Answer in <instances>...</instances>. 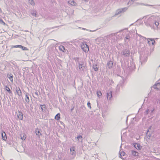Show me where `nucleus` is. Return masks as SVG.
Instances as JSON below:
<instances>
[{
  "label": "nucleus",
  "instance_id": "f257e3e1",
  "mask_svg": "<svg viewBox=\"0 0 160 160\" xmlns=\"http://www.w3.org/2000/svg\"><path fill=\"white\" fill-rule=\"evenodd\" d=\"M157 17L153 16H151L147 20V22L150 26H154V25L157 27L159 23L157 21Z\"/></svg>",
  "mask_w": 160,
  "mask_h": 160
},
{
  "label": "nucleus",
  "instance_id": "f03ea898",
  "mask_svg": "<svg viewBox=\"0 0 160 160\" xmlns=\"http://www.w3.org/2000/svg\"><path fill=\"white\" fill-rule=\"evenodd\" d=\"M116 33H112L104 37V41L106 42L111 40L112 42H115L117 39Z\"/></svg>",
  "mask_w": 160,
  "mask_h": 160
},
{
  "label": "nucleus",
  "instance_id": "7ed1b4c3",
  "mask_svg": "<svg viewBox=\"0 0 160 160\" xmlns=\"http://www.w3.org/2000/svg\"><path fill=\"white\" fill-rule=\"evenodd\" d=\"M121 55L124 57H128L130 55V50L128 48L123 49L121 53Z\"/></svg>",
  "mask_w": 160,
  "mask_h": 160
},
{
  "label": "nucleus",
  "instance_id": "20e7f679",
  "mask_svg": "<svg viewBox=\"0 0 160 160\" xmlns=\"http://www.w3.org/2000/svg\"><path fill=\"white\" fill-rule=\"evenodd\" d=\"M81 47L83 51L85 52H88L89 50L88 46L85 42H82L81 44Z\"/></svg>",
  "mask_w": 160,
  "mask_h": 160
},
{
  "label": "nucleus",
  "instance_id": "39448f33",
  "mask_svg": "<svg viewBox=\"0 0 160 160\" xmlns=\"http://www.w3.org/2000/svg\"><path fill=\"white\" fill-rule=\"evenodd\" d=\"M128 8L125 7L123 8H120L118 9L115 14V16H116L119 14L120 13H123L126 11L128 9Z\"/></svg>",
  "mask_w": 160,
  "mask_h": 160
},
{
  "label": "nucleus",
  "instance_id": "423d86ee",
  "mask_svg": "<svg viewBox=\"0 0 160 160\" xmlns=\"http://www.w3.org/2000/svg\"><path fill=\"white\" fill-rule=\"evenodd\" d=\"M147 58L144 56H140V60L141 62V64L142 65L144 63L147 61Z\"/></svg>",
  "mask_w": 160,
  "mask_h": 160
},
{
  "label": "nucleus",
  "instance_id": "0eeeda50",
  "mask_svg": "<svg viewBox=\"0 0 160 160\" xmlns=\"http://www.w3.org/2000/svg\"><path fill=\"white\" fill-rule=\"evenodd\" d=\"M132 36V34L130 32L127 34L124 39L125 41L126 42H128L130 41V38Z\"/></svg>",
  "mask_w": 160,
  "mask_h": 160
},
{
  "label": "nucleus",
  "instance_id": "6e6552de",
  "mask_svg": "<svg viewBox=\"0 0 160 160\" xmlns=\"http://www.w3.org/2000/svg\"><path fill=\"white\" fill-rule=\"evenodd\" d=\"M112 92L111 91H108L107 93V97L108 100H110L112 97Z\"/></svg>",
  "mask_w": 160,
  "mask_h": 160
},
{
  "label": "nucleus",
  "instance_id": "1a4fd4ad",
  "mask_svg": "<svg viewBox=\"0 0 160 160\" xmlns=\"http://www.w3.org/2000/svg\"><path fill=\"white\" fill-rule=\"evenodd\" d=\"M154 89L159 90L160 89V82L156 83L152 87Z\"/></svg>",
  "mask_w": 160,
  "mask_h": 160
},
{
  "label": "nucleus",
  "instance_id": "9d476101",
  "mask_svg": "<svg viewBox=\"0 0 160 160\" xmlns=\"http://www.w3.org/2000/svg\"><path fill=\"white\" fill-rule=\"evenodd\" d=\"M107 65L108 68L111 69L113 67V62L111 61H110L107 62Z\"/></svg>",
  "mask_w": 160,
  "mask_h": 160
},
{
  "label": "nucleus",
  "instance_id": "9b49d317",
  "mask_svg": "<svg viewBox=\"0 0 160 160\" xmlns=\"http://www.w3.org/2000/svg\"><path fill=\"white\" fill-rule=\"evenodd\" d=\"M133 146L137 149L140 150L141 149L142 146H140L139 144L137 143H135L133 144Z\"/></svg>",
  "mask_w": 160,
  "mask_h": 160
},
{
  "label": "nucleus",
  "instance_id": "f8f14e48",
  "mask_svg": "<svg viewBox=\"0 0 160 160\" xmlns=\"http://www.w3.org/2000/svg\"><path fill=\"white\" fill-rule=\"evenodd\" d=\"M103 40H104V38H97L96 40V41L97 43L99 44L100 42H102Z\"/></svg>",
  "mask_w": 160,
  "mask_h": 160
},
{
  "label": "nucleus",
  "instance_id": "ddd939ff",
  "mask_svg": "<svg viewBox=\"0 0 160 160\" xmlns=\"http://www.w3.org/2000/svg\"><path fill=\"white\" fill-rule=\"evenodd\" d=\"M1 135L2 139L3 140L6 141L7 139V138L6 134L4 131H2L1 133Z\"/></svg>",
  "mask_w": 160,
  "mask_h": 160
},
{
  "label": "nucleus",
  "instance_id": "4468645a",
  "mask_svg": "<svg viewBox=\"0 0 160 160\" xmlns=\"http://www.w3.org/2000/svg\"><path fill=\"white\" fill-rule=\"evenodd\" d=\"M132 155L134 156H138L139 155V153L137 151L132 150L130 151Z\"/></svg>",
  "mask_w": 160,
  "mask_h": 160
},
{
  "label": "nucleus",
  "instance_id": "2eb2a0df",
  "mask_svg": "<svg viewBox=\"0 0 160 160\" xmlns=\"http://www.w3.org/2000/svg\"><path fill=\"white\" fill-rule=\"evenodd\" d=\"M16 91L17 94L19 96H20L22 95V92L19 87L16 88Z\"/></svg>",
  "mask_w": 160,
  "mask_h": 160
},
{
  "label": "nucleus",
  "instance_id": "dca6fc26",
  "mask_svg": "<svg viewBox=\"0 0 160 160\" xmlns=\"http://www.w3.org/2000/svg\"><path fill=\"white\" fill-rule=\"evenodd\" d=\"M18 118L21 120H22L23 118V116L22 113L21 112H19L18 114Z\"/></svg>",
  "mask_w": 160,
  "mask_h": 160
},
{
  "label": "nucleus",
  "instance_id": "f3484780",
  "mask_svg": "<svg viewBox=\"0 0 160 160\" xmlns=\"http://www.w3.org/2000/svg\"><path fill=\"white\" fill-rule=\"evenodd\" d=\"M28 96V93H26L25 94V100L28 103H29L30 102Z\"/></svg>",
  "mask_w": 160,
  "mask_h": 160
},
{
  "label": "nucleus",
  "instance_id": "a211bd4d",
  "mask_svg": "<svg viewBox=\"0 0 160 160\" xmlns=\"http://www.w3.org/2000/svg\"><path fill=\"white\" fill-rule=\"evenodd\" d=\"M40 107H41L42 111L43 112H46V106L45 104L40 105Z\"/></svg>",
  "mask_w": 160,
  "mask_h": 160
},
{
  "label": "nucleus",
  "instance_id": "6ab92c4d",
  "mask_svg": "<svg viewBox=\"0 0 160 160\" xmlns=\"http://www.w3.org/2000/svg\"><path fill=\"white\" fill-rule=\"evenodd\" d=\"M59 49L60 51H62L63 52H66L65 47L62 45H60L59 46Z\"/></svg>",
  "mask_w": 160,
  "mask_h": 160
},
{
  "label": "nucleus",
  "instance_id": "aec40b11",
  "mask_svg": "<svg viewBox=\"0 0 160 160\" xmlns=\"http://www.w3.org/2000/svg\"><path fill=\"white\" fill-rule=\"evenodd\" d=\"M78 67L79 69L80 70H83L84 68V66L82 64H81L80 63H78Z\"/></svg>",
  "mask_w": 160,
  "mask_h": 160
},
{
  "label": "nucleus",
  "instance_id": "412c9836",
  "mask_svg": "<svg viewBox=\"0 0 160 160\" xmlns=\"http://www.w3.org/2000/svg\"><path fill=\"white\" fill-rule=\"evenodd\" d=\"M68 2L72 6H75L76 5V3L73 0H70Z\"/></svg>",
  "mask_w": 160,
  "mask_h": 160
},
{
  "label": "nucleus",
  "instance_id": "4be33fe9",
  "mask_svg": "<svg viewBox=\"0 0 160 160\" xmlns=\"http://www.w3.org/2000/svg\"><path fill=\"white\" fill-rule=\"evenodd\" d=\"M36 134L38 136H40L42 135L41 133H40V130L38 128L36 130Z\"/></svg>",
  "mask_w": 160,
  "mask_h": 160
},
{
  "label": "nucleus",
  "instance_id": "5701e85b",
  "mask_svg": "<svg viewBox=\"0 0 160 160\" xmlns=\"http://www.w3.org/2000/svg\"><path fill=\"white\" fill-rule=\"evenodd\" d=\"M5 89L9 93H12V91L7 86H5Z\"/></svg>",
  "mask_w": 160,
  "mask_h": 160
},
{
  "label": "nucleus",
  "instance_id": "b1692460",
  "mask_svg": "<svg viewBox=\"0 0 160 160\" xmlns=\"http://www.w3.org/2000/svg\"><path fill=\"white\" fill-rule=\"evenodd\" d=\"M60 118V114L58 113L57 114L55 117V119L58 120H59Z\"/></svg>",
  "mask_w": 160,
  "mask_h": 160
},
{
  "label": "nucleus",
  "instance_id": "393cba45",
  "mask_svg": "<svg viewBox=\"0 0 160 160\" xmlns=\"http://www.w3.org/2000/svg\"><path fill=\"white\" fill-rule=\"evenodd\" d=\"M10 76H9L8 75H7L8 77L9 78L11 82H12L13 81V75L11 74H10Z\"/></svg>",
  "mask_w": 160,
  "mask_h": 160
},
{
  "label": "nucleus",
  "instance_id": "a878e982",
  "mask_svg": "<svg viewBox=\"0 0 160 160\" xmlns=\"http://www.w3.org/2000/svg\"><path fill=\"white\" fill-rule=\"evenodd\" d=\"M147 40H150L151 41H152V44L153 45H154V44L155 42V41L154 39L153 38H148L147 39Z\"/></svg>",
  "mask_w": 160,
  "mask_h": 160
},
{
  "label": "nucleus",
  "instance_id": "bb28decb",
  "mask_svg": "<svg viewBox=\"0 0 160 160\" xmlns=\"http://www.w3.org/2000/svg\"><path fill=\"white\" fill-rule=\"evenodd\" d=\"M121 85L120 84H118L116 88V92H119L120 89Z\"/></svg>",
  "mask_w": 160,
  "mask_h": 160
},
{
  "label": "nucleus",
  "instance_id": "cd10ccee",
  "mask_svg": "<svg viewBox=\"0 0 160 160\" xmlns=\"http://www.w3.org/2000/svg\"><path fill=\"white\" fill-rule=\"evenodd\" d=\"M93 68L95 71H97L98 70V68L97 67V65H94L93 66Z\"/></svg>",
  "mask_w": 160,
  "mask_h": 160
},
{
  "label": "nucleus",
  "instance_id": "c85d7f7f",
  "mask_svg": "<svg viewBox=\"0 0 160 160\" xmlns=\"http://www.w3.org/2000/svg\"><path fill=\"white\" fill-rule=\"evenodd\" d=\"M124 80H122L120 81L119 83L118 84H120L121 86L122 87V86L124 85Z\"/></svg>",
  "mask_w": 160,
  "mask_h": 160
},
{
  "label": "nucleus",
  "instance_id": "c756f323",
  "mask_svg": "<svg viewBox=\"0 0 160 160\" xmlns=\"http://www.w3.org/2000/svg\"><path fill=\"white\" fill-rule=\"evenodd\" d=\"M82 138V137L81 135H79L77 137V140L78 142H80V139Z\"/></svg>",
  "mask_w": 160,
  "mask_h": 160
},
{
  "label": "nucleus",
  "instance_id": "7c9ffc66",
  "mask_svg": "<svg viewBox=\"0 0 160 160\" xmlns=\"http://www.w3.org/2000/svg\"><path fill=\"white\" fill-rule=\"evenodd\" d=\"M29 2L32 5H34L35 4V3L33 0H29Z\"/></svg>",
  "mask_w": 160,
  "mask_h": 160
},
{
  "label": "nucleus",
  "instance_id": "2f4dec72",
  "mask_svg": "<svg viewBox=\"0 0 160 160\" xmlns=\"http://www.w3.org/2000/svg\"><path fill=\"white\" fill-rule=\"evenodd\" d=\"M20 48H21L23 50H28V49L27 48L24 47V46H22L21 45Z\"/></svg>",
  "mask_w": 160,
  "mask_h": 160
},
{
  "label": "nucleus",
  "instance_id": "473e14b6",
  "mask_svg": "<svg viewBox=\"0 0 160 160\" xmlns=\"http://www.w3.org/2000/svg\"><path fill=\"white\" fill-rule=\"evenodd\" d=\"M31 14L32 16H34L36 17V11H33L32 12H31Z\"/></svg>",
  "mask_w": 160,
  "mask_h": 160
},
{
  "label": "nucleus",
  "instance_id": "72a5a7b5",
  "mask_svg": "<svg viewBox=\"0 0 160 160\" xmlns=\"http://www.w3.org/2000/svg\"><path fill=\"white\" fill-rule=\"evenodd\" d=\"M79 58L78 57H76V58H73V59L75 60L76 61V62H78V63L79 62Z\"/></svg>",
  "mask_w": 160,
  "mask_h": 160
},
{
  "label": "nucleus",
  "instance_id": "f704fd0d",
  "mask_svg": "<svg viewBox=\"0 0 160 160\" xmlns=\"http://www.w3.org/2000/svg\"><path fill=\"white\" fill-rule=\"evenodd\" d=\"M0 24H3V25H5V23L4 21L1 19H0Z\"/></svg>",
  "mask_w": 160,
  "mask_h": 160
},
{
  "label": "nucleus",
  "instance_id": "c9c22d12",
  "mask_svg": "<svg viewBox=\"0 0 160 160\" xmlns=\"http://www.w3.org/2000/svg\"><path fill=\"white\" fill-rule=\"evenodd\" d=\"M75 147H73L70 148V151L71 152L75 151Z\"/></svg>",
  "mask_w": 160,
  "mask_h": 160
},
{
  "label": "nucleus",
  "instance_id": "e433bc0d",
  "mask_svg": "<svg viewBox=\"0 0 160 160\" xmlns=\"http://www.w3.org/2000/svg\"><path fill=\"white\" fill-rule=\"evenodd\" d=\"M75 151H70V153L71 155L74 156L75 155Z\"/></svg>",
  "mask_w": 160,
  "mask_h": 160
},
{
  "label": "nucleus",
  "instance_id": "4c0bfd02",
  "mask_svg": "<svg viewBox=\"0 0 160 160\" xmlns=\"http://www.w3.org/2000/svg\"><path fill=\"white\" fill-rule=\"evenodd\" d=\"M137 34L138 35V36H139L140 37L142 38L143 39H147L146 38H145L144 37H143V36H141V35L138 34L137 33Z\"/></svg>",
  "mask_w": 160,
  "mask_h": 160
},
{
  "label": "nucleus",
  "instance_id": "58836bf2",
  "mask_svg": "<svg viewBox=\"0 0 160 160\" xmlns=\"http://www.w3.org/2000/svg\"><path fill=\"white\" fill-rule=\"evenodd\" d=\"M97 96L99 97L100 96L102 95V93L101 92H97Z\"/></svg>",
  "mask_w": 160,
  "mask_h": 160
},
{
  "label": "nucleus",
  "instance_id": "ea45409f",
  "mask_svg": "<svg viewBox=\"0 0 160 160\" xmlns=\"http://www.w3.org/2000/svg\"><path fill=\"white\" fill-rule=\"evenodd\" d=\"M21 46V45H17L15 46H13V47L14 48H20V47Z\"/></svg>",
  "mask_w": 160,
  "mask_h": 160
},
{
  "label": "nucleus",
  "instance_id": "a19ab883",
  "mask_svg": "<svg viewBox=\"0 0 160 160\" xmlns=\"http://www.w3.org/2000/svg\"><path fill=\"white\" fill-rule=\"evenodd\" d=\"M87 105L88 107L89 108H91V103L90 102H88L87 103Z\"/></svg>",
  "mask_w": 160,
  "mask_h": 160
},
{
  "label": "nucleus",
  "instance_id": "79ce46f5",
  "mask_svg": "<svg viewBox=\"0 0 160 160\" xmlns=\"http://www.w3.org/2000/svg\"><path fill=\"white\" fill-rule=\"evenodd\" d=\"M120 153H121V154H122V156H124L125 154V152H120Z\"/></svg>",
  "mask_w": 160,
  "mask_h": 160
},
{
  "label": "nucleus",
  "instance_id": "37998d69",
  "mask_svg": "<svg viewBox=\"0 0 160 160\" xmlns=\"http://www.w3.org/2000/svg\"><path fill=\"white\" fill-rule=\"evenodd\" d=\"M149 132V129H148L147 130V135L149 137H151V135H148V132Z\"/></svg>",
  "mask_w": 160,
  "mask_h": 160
},
{
  "label": "nucleus",
  "instance_id": "c03bdc74",
  "mask_svg": "<svg viewBox=\"0 0 160 160\" xmlns=\"http://www.w3.org/2000/svg\"><path fill=\"white\" fill-rule=\"evenodd\" d=\"M148 112H149V109H148L146 111L145 113H146V114H147L148 113Z\"/></svg>",
  "mask_w": 160,
  "mask_h": 160
},
{
  "label": "nucleus",
  "instance_id": "a18cd8bd",
  "mask_svg": "<svg viewBox=\"0 0 160 160\" xmlns=\"http://www.w3.org/2000/svg\"><path fill=\"white\" fill-rule=\"evenodd\" d=\"M35 94L37 96H38V92H35Z\"/></svg>",
  "mask_w": 160,
  "mask_h": 160
},
{
  "label": "nucleus",
  "instance_id": "49530a36",
  "mask_svg": "<svg viewBox=\"0 0 160 160\" xmlns=\"http://www.w3.org/2000/svg\"><path fill=\"white\" fill-rule=\"evenodd\" d=\"M154 109H153L151 110V111H150L151 113H152L154 111Z\"/></svg>",
  "mask_w": 160,
  "mask_h": 160
},
{
  "label": "nucleus",
  "instance_id": "de8ad7c7",
  "mask_svg": "<svg viewBox=\"0 0 160 160\" xmlns=\"http://www.w3.org/2000/svg\"><path fill=\"white\" fill-rule=\"evenodd\" d=\"M122 156V154H121V153H120L119 154V157L121 158V157Z\"/></svg>",
  "mask_w": 160,
  "mask_h": 160
},
{
  "label": "nucleus",
  "instance_id": "09e8293b",
  "mask_svg": "<svg viewBox=\"0 0 160 160\" xmlns=\"http://www.w3.org/2000/svg\"><path fill=\"white\" fill-rule=\"evenodd\" d=\"M148 44H149V45H150L151 44L150 41L149 40H148Z\"/></svg>",
  "mask_w": 160,
  "mask_h": 160
},
{
  "label": "nucleus",
  "instance_id": "8fccbe9b",
  "mask_svg": "<svg viewBox=\"0 0 160 160\" xmlns=\"http://www.w3.org/2000/svg\"><path fill=\"white\" fill-rule=\"evenodd\" d=\"M73 109H74L73 108H72V109H71V111H72L73 110Z\"/></svg>",
  "mask_w": 160,
  "mask_h": 160
},
{
  "label": "nucleus",
  "instance_id": "3c124183",
  "mask_svg": "<svg viewBox=\"0 0 160 160\" xmlns=\"http://www.w3.org/2000/svg\"><path fill=\"white\" fill-rule=\"evenodd\" d=\"M7 75H8L9 76H11V75H10V74H8Z\"/></svg>",
  "mask_w": 160,
  "mask_h": 160
},
{
  "label": "nucleus",
  "instance_id": "603ef678",
  "mask_svg": "<svg viewBox=\"0 0 160 160\" xmlns=\"http://www.w3.org/2000/svg\"><path fill=\"white\" fill-rule=\"evenodd\" d=\"M157 160H160V159L158 158H157Z\"/></svg>",
  "mask_w": 160,
  "mask_h": 160
},
{
  "label": "nucleus",
  "instance_id": "864d4df0",
  "mask_svg": "<svg viewBox=\"0 0 160 160\" xmlns=\"http://www.w3.org/2000/svg\"><path fill=\"white\" fill-rule=\"evenodd\" d=\"M151 127H149V129H150Z\"/></svg>",
  "mask_w": 160,
  "mask_h": 160
},
{
  "label": "nucleus",
  "instance_id": "5fc2aeb1",
  "mask_svg": "<svg viewBox=\"0 0 160 160\" xmlns=\"http://www.w3.org/2000/svg\"><path fill=\"white\" fill-rule=\"evenodd\" d=\"M74 158H72V159H71V160H72Z\"/></svg>",
  "mask_w": 160,
  "mask_h": 160
},
{
  "label": "nucleus",
  "instance_id": "6e6d98bb",
  "mask_svg": "<svg viewBox=\"0 0 160 160\" xmlns=\"http://www.w3.org/2000/svg\"><path fill=\"white\" fill-rule=\"evenodd\" d=\"M0 10L1 11V8H0Z\"/></svg>",
  "mask_w": 160,
  "mask_h": 160
},
{
  "label": "nucleus",
  "instance_id": "4d7b16f0",
  "mask_svg": "<svg viewBox=\"0 0 160 160\" xmlns=\"http://www.w3.org/2000/svg\"><path fill=\"white\" fill-rule=\"evenodd\" d=\"M128 117H127V119H128Z\"/></svg>",
  "mask_w": 160,
  "mask_h": 160
},
{
  "label": "nucleus",
  "instance_id": "13d9d810",
  "mask_svg": "<svg viewBox=\"0 0 160 160\" xmlns=\"http://www.w3.org/2000/svg\"><path fill=\"white\" fill-rule=\"evenodd\" d=\"M23 138H22V139H23Z\"/></svg>",
  "mask_w": 160,
  "mask_h": 160
},
{
  "label": "nucleus",
  "instance_id": "bf43d9fd",
  "mask_svg": "<svg viewBox=\"0 0 160 160\" xmlns=\"http://www.w3.org/2000/svg\"><path fill=\"white\" fill-rule=\"evenodd\" d=\"M18 152H21L20 151H18Z\"/></svg>",
  "mask_w": 160,
  "mask_h": 160
},
{
  "label": "nucleus",
  "instance_id": "052dcab7",
  "mask_svg": "<svg viewBox=\"0 0 160 160\" xmlns=\"http://www.w3.org/2000/svg\"><path fill=\"white\" fill-rule=\"evenodd\" d=\"M87 0H85V1H86Z\"/></svg>",
  "mask_w": 160,
  "mask_h": 160
}]
</instances>
